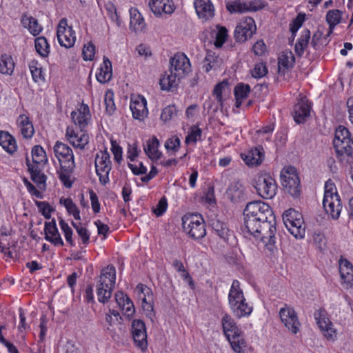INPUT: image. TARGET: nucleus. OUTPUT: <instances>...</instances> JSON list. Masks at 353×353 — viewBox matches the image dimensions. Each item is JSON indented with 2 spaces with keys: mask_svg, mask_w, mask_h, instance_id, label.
Returning a JSON list of instances; mask_svg holds the SVG:
<instances>
[{
  "mask_svg": "<svg viewBox=\"0 0 353 353\" xmlns=\"http://www.w3.org/2000/svg\"><path fill=\"white\" fill-rule=\"evenodd\" d=\"M244 210L262 222L263 234L269 237V241H273L276 230V221L270 206L261 201H254L249 202Z\"/></svg>",
  "mask_w": 353,
  "mask_h": 353,
  "instance_id": "f257e3e1",
  "label": "nucleus"
},
{
  "mask_svg": "<svg viewBox=\"0 0 353 353\" xmlns=\"http://www.w3.org/2000/svg\"><path fill=\"white\" fill-rule=\"evenodd\" d=\"M115 281L116 269L113 265H108L102 269L96 286L99 302L105 304L109 301L115 285Z\"/></svg>",
  "mask_w": 353,
  "mask_h": 353,
  "instance_id": "f03ea898",
  "label": "nucleus"
},
{
  "mask_svg": "<svg viewBox=\"0 0 353 353\" xmlns=\"http://www.w3.org/2000/svg\"><path fill=\"white\" fill-rule=\"evenodd\" d=\"M323 207L333 219H338L342 210V203L334 182L329 179L325 183Z\"/></svg>",
  "mask_w": 353,
  "mask_h": 353,
  "instance_id": "7ed1b4c3",
  "label": "nucleus"
},
{
  "mask_svg": "<svg viewBox=\"0 0 353 353\" xmlns=\"http://www.w3.org/2000/svg\"><path fill=\"white\" fill-rule=\"evenodd\" d=\"M244 227L243 232L254 236L256 240L261 241L264 245L270 250H272L275 244L276 238L273 241H269V237L263 234L264 231L261 228L262 222L252 214H248V212L243 210Z\"/></svg>",
  "mask_w": 353,
  "mask_h": 353,
  "instance_id": "20e7f679",
  "label": "nucleus"
},
{
  "mask_svg": "<svg viewBox=\"0 0 353 353\" xmlns=\"http://www.w3.org/2000/svg\"><path fill=\"white\" fill-rule=\"evenodd\" d=\"M183 230L194 240L203 239L206 235L203 218L198 214H188L182 217Z\"/></svg>",
  "mask_w": 353,
  "mask_h": 353,
  "instance_id": "39448f33",
  "label": "nucleus"
},
{
  "mask_svg": "<svg viewBox=\"0 0 353 353\" xmlns=\"http://www.w3.org/2000/svg\"><path fill=\"white\" fill-rule=\"evenodd\" d=\"M283 221L285 227L297 239H301L305 236V228L303 215L294 209H289L283 214Z\"/></svg>",
  "mask_w": 353,
  "mask_h": 353,
  "instance_id": "423d86ee",
  "label": "nucleus"
},
{
  "mask_svg": "<svg viewBox=\"0 0 353 353\" xmlns=\"http://www.w3.org/2000/svg\"><path fill=\"white\" fill-rule=\"evenodd\" d=\"M53 152L59 162L61 169L70 171L72 168H75L74 155L69 145L60 141H57L53 147Z\"/></svg>",
  "mask_w": 353,
  "mask_h": 353,
  "instance_id": "0eeeda50",
  "label": "nucleus"
},
{
  "mask_svg": "<svg viewBox=\"0 0 353 353\" xmlns=\"http://www.w3.org/2000/svg\"><path fill=\"white\" fill-rule=\"evenodd\" d=\"M94 165L99 182L105 185L110 181L109 174L112 170L110 156L106 150H100L97 153Z\"/></svg>",
  "mask_w": 353,
  "mask_h": 353,
  "instance_id": "6e6552de",
  "label": "nucleus"
},
{
  "mask_svg": "<svg viewBox=\"0 0 353 353\" xmlns=\"http://www.w3.org/2000/svg\"><path fill=\"white\" fill-rule=\"evenodd\" d=\"M254 187L259 195L265 199L273 198L277 190L276 181L270 174H263L259 176L256 180Z\"/></svg>",
  "mask_w": 353,
  "mask_h": 353,
  "instance_id": "1a4fd4ad",
  "label": "nucleus"
},
{
  "mask_svg": "<svg viewBox=\"0 0 353 353\" xmlns=\"http://www.w3.org/2000/svg\"><path fill=\"white\" fill-rule=\"evenodd\" d=\"M57 37L61 46L70 48L74 45L76 33L72 26L68 25L66 18H62L57 28Z\"/></svg>",
  "mask_w": 353,
  "mask_h": 353,
  "instance_id": "9d476101",
  "label": "nucleus"
},
{
  "mask_svg": "<svg viewBox=\"0 0 353 353\" xmlns=\"http://www.w3.org/2000/svg\"><path fill=\"white\" fill-rule=\"evenodd\" d=\"M131 333L135 346L142 352L146 351L148 343L144 321L141 319H134L131 325Z\"/></svg>",
  "mask_w": 353,
  "mask_h": 353,
  "instance_id": "9b49d317",
  "label": "nucleus"
},
{
  "mask_svg": "<svg viewBox=\"0 0 353 353\" xmlns=\"http://www.w3.org/2000/svg\"><path fill=\"white\" fill-rule=\"evenodd\" d=\"M191 70L190 59L184 53L177 52L170 59V71L176 76L184 78Z\"/></svg>",
  "mask_w": 353,
  "mask_h": 353,
  "instance_id": "f8f14e48",
  "label": "nucleus"
},
{
  "mask_svg": "<svg viewBox=\"0 0 353 353\" xmlns=\"http://www.w3.org/2000/svg\"><path fill=\"white\" fill-rule=\"evenodd\" d=\"M256 31L254 20L252 17H245L236 27L234 37L236 41L243 43L250 39Z\"/></svg>",
  "mask_w": 353,
  "mask_h": 353,
  "instance_id": "ddd939ff",
  "label": "nucleus"
},
{
  "mask_svg": "<svg viewBox=\"0 0 353 353\" xmlns=\"http://www.w3.org/2000/svg\"><path fill=\"white\" fill-rule=\"evenodd\" d=\"M314 319L323 336L327 340H334L336 338V330L334 328L332 323L327 316L324 309H319L314 312Z\"/></svg>",
  "mask_w": 353,
  "mask_h": 353,
  "instance_id": "4468645a",
  "label": "nucleus"
},
{
  "mask_svg": "<svg viewBox=\"0 0 353 353\" xmlns=\"http://www.w3.org/2000/svg\"><path fill=\"white\" fill-rule=\"evenodd\" d=\"M283 177V185L287 191L293 196L300 195V180L294 167L290 166L285 170V173L281 175Z\"/></svg>",
  "mask_w": 353,
  "mask_h": 353,
  "instance_id": "2eb2a0df",
  "label": "nucleus"
},
{
  "mask_svg": "<svg viewBox=\"0 0 353 353\" xmlns=\"http://www.w3.org/2000/svg\"><path fill=\"white\" fill-rule=\"evenodd\" d=\"M312 103L306 97H301L294 105L292 115L297 124L305 123L310 117Z\"/></svg>",
  "mask_w": 353,
  "mask_h": 353,
  "instance_id": "dca6fc26",
  "label": "nucleus"
},
{
  "mask_svg": "<svg viewBox=\"0 0 353 353\" xmlns=\"http://www.w3.org/2000/svg\"><path fill=\"white\" fill-rule=\"evenodd\" d=\"M279 316L285 326L293 334L300 330L301 323L294 308L287 304L279 310Z\"/></svg>",
  "mask_w": 353,
  "mask_h": 353,
  "instance_id": "f3484780",
  "label": "nucleus"
},
{
  "mask_svg": "<svg viewBox=\"0 0 353 353\" xmlns=\"http://www.w3.org/2000/svg\"><path fill=\"white\" fill-rule=\"evenodd\" d=\"M66 140L76 149L83 150L89 143L90 137L86 130L77 131L73 126H68L65 130Z\"/></svg>",
  "mask_w": 353,
  "mask_h": 353,
  "instance_id": "a211bd4d",
  "label": "nucleus"
},
{
  "mask_svg": "<svg viewBox=\"0 0 353 353\" xmlns=\"http://www.w3.org/2000/svg\"><path fill=\"white\" fill-rule=\"evenodd\" d=\"M70 115L72 122L82 131L85 130L92 120L90 108L84 103H81Z\"/></svg>",
  "mask_w": 353,
  "mask_h": 353,
  "instance_id": "6ab92c4d",
  "label": "nucleus"
},
{
  "mask_svg": "<svg viewBox=\"0 0 353 353\" xmlns=\"http://www.w3.org/2000/svg\"><path fill=\"white\" fill-rule=\"evenodd\" d=\"M130 108L134 119L143 121L148 115L147 101L143 95H132L131 97Z\"/></svg>",
  "mask_w": 353,
  "mask_h": 353,
  "instance_id": "aec40b11",
  "label": "nucleus"
},
{
  "mask_svg": "<svg viewBox=\"0 0 353 353\" xmlns=\"http://www.w3.org/2000/svg\"><path fill=\"white\" fill-rule=\"evenodd\" d=\"M45 239L56 247H63V240L57 226L56 221L52 219L51 221H46L44 225Z\"/></svg>",
  "mask_w": 353,
  "mask_h": 353,
  "instance_id": "412c9836",
  "label": "nucleus"
},
{
  "mask_svg": "<svg viewBox=\"0 0 353 353\" xmlns=\"http://www.w3.org/2000/svg\"><path fill=\"white\" fill-rule=\"evenodd\" d=\"M265 157V152L261 145L251 148L248 152L241 153V158L250 167L258 166L262 163Z\"/></svg>",
  "mask_w": 353,
  "mask_h": 353,
  "instance_id": "4be33fe9",
  "label": "nucleus"
},
{
  "mask_svg": "<svg viewBox=\"0 0 353 353\" xmlns=\"http://www.w3.org/2000/svg\"><path fill=\"white\" fill-rule=\"evenodd\" d=\"M226 192L228 197L233 203H241L247 199L248 194L246 188L240 181L234 180L232 181L229 185Z\"/></svg>",
  "mask_w": 353,
  "mask_h": 353,
  "instance_id": "5701e85b",
  "label": "nucleus"
},
{
  "mask_svg": "<svg viewBox=\"0 0 353 353\" xmlns=\"http://www.w3.org/2000/svg\"><path fill=\"white\" fill-rule=\"evenodd\" d=\"M337 159L343 164L351 163L353 161V148L351 142L333 143Z\"/></svg>",
  "mask_w": 353,
  "mask_h": 353,
  "instance_id": "b1692460",
  "label": "nucleus"
},
{
  "mask_svg": "<svg viewBox=\"0 0 353 353\" xmlns=\"http://www.w3.org/2000/svg\"><path fill=\"white\" fill-rule=\"evenodd\" d=\"M194 6L198 17L203 21L209 20L214 15V7L211 0H194Z\"/></svg>",
  "mask_w": 353,
  "mask_h": 353,
  "instance_id": "393cba45",
  "label": "nucleus"
},
{
  "mask_svg": "<svg viewBox=\"0 0 353 353\" xmlns=\"http://www.w3.org/2000/svg\"><path fill=\"white\" fill-rule=\"evenodd\" d=\"M149 6L156 17L163 14H171L175 10L172 0H150Z\"/></svg>",
  "mask_w": 353,
  "mask_h": 353,
  "instance_id": "a878e982",
  "label": "nucleus"
},
{
  "mask_svg": "<svg viewBox=\"0 0 353 353\" xmlns=\"http://www.w3.org/2000/svg\"><path fill=\"white\" fill-rule=\"evenodd\" d=\"M339 266L341 278L347 288H353V265L351 262L341 256Z\"/></svg>",
  "mask_w": 353,
  "mask_h": 353,
  "instance_id": "bb28decb",
  "label": "nucleus"
},
{
  "mask_svg": "<svg viewBox=\"0 0 353 353\" xmlns=\"http://www.w3.org/2000/svg\"><path fill=\"white\" fill-rule=\"evenodd\" d=\"M221 326L223 334L227 339L230 337L239 336L242 334V330L237 326L235 320L228 314L225 313L221 319Z\"/></svg>",
  "mask_w": 353,
  "mask_h": 353,
  "instance_id": "cd10ccee",
  "label": "nucleus"
},
{
  "mask_svg": "<svg viewBox=\"0 0 353 353\" xmlns=\"http://www.w3.org/2000/svg\"><path fill=\"white\" fill-rule=\"evenodd\" d=\"M214 232L225 242H229L234 238V232L229 229L228 224L217 219H212L210 221Z\"/></svg>",
  "mask_w": 353,
  "mask_h": 353,
  "instance_id": "c85d7f7f",
  "label": "nucleus"
},
{
  "mask_svg": "<svg viewBox=\"0 0 353 353\" xmlns=\"http://www.w3.org/2000/svg\"><path fill=\"white\" fill-rule=\"evenodd\" d=\"M223 64V60L215 52L208 50L206 55L202 61V70L208 73L210 71H216Z\"/></svg>",
  "mask_w": 353,
  "mask_h": 353,
  "instance_id": "c756f323",
  "label": "nucleus"
},
{
  "mask_svg": "<svg viewBox=\"0 0 353 353\" xmlns=\"http://www.w3.org/2000/svg\"><path fill=\"white\" fill-rule=\"evenodd\" d=\"M17 125L23 139H32L34 134V128L30 117L24 114H20L17 119Z\"/></svg>",
  "mask_w": 353,
  "mask_h": 353,
  "instance_id": "7c9ffc66",
  "label": "nucleus"
},
{
  "mask_svg": "<svg viewBox=\"0 0 353 353\" xmlns=\"http://www.w3.org/2000/svg\"><path fill=\"white\" fill-rule=\"evenodd\" d=\"M129 12L130 30L136 33L145 31L146 23L139 10L136 8H131Z\"/></svg>",
  "mask_w": 353,
  "mask_h": 353,
  "instance_id": "2f4dec72",
  "label": "nucleus"
},
{
  "mask_svg": "<svg viewBox=\"0 0 353 353\" xmlns=\"http://www.w3.org/2000/svg\"><path fill=\"white\" fill-rule=\"evenodd\" d=\"M27 166L31 179L37 184L39 188L45 190L47 186V176L41 172L39 165L32 164L27 159Z\"/></svg>",
  "mask_w": 353,
  "mask_h": 353,
  "instance_id": "473e14b6",
  "label": "nucleus"
},
{
  "mask_svg": "<svg viewBox=\"0 0 353 353\" xmlns=\"http://www.w3.org/2000/svg\"><path fill=\"white\" fill-rule=\"evenodd\" d=\"M112 77V63L107 57L104 56L103 63L101 64L98 72L96 73V79L99 83L104 84L110 81Z\"/></svg>",
  "mask_w": 353,
  "mask_h": 353,
  "instance_id": "72a5a7b5",
  "label": "nucleus"
},
{
  "mask_svg": "<svg viewBox=\"0 0 353 353\" xmlns=\"http://www.w3.org/2000/svg\"><path fill=\"white\" fill-rule=\"evenodd\" d=\"M295 57L290 50L282 52L278 59V70L279 73L285 74L286 72L291 70L294 65Z\"/></svg>",
  "mask_w": 353,
  "mask_h": 353,
  "instance_id": "f704fd0d",
  "label": "nucleus"
},
{
  "mask_svg": "<svg viewBox=\"0 0 353 353\" xmlns=\"http://www.w3.org/2000/svg\"><path fill=\"white\" fill-rule=\"evenodd\" d=\"M159 141L156 137H152L146 141L143 146V150L148 158L152 161H157L162 156L161 152L159 150Z\"/></svg>",
  "mask_w": 353,
  "mask_h": 353,
  "instance_id": "c9c22d12",
  "label": "nucleus"
},
{
  "mask_svg": "<svg viewBox=\"0 0 353 353\" xmlns=\"http://www.w3.org/2000/svg\"><path fill=\"white\" fill-rule=\"evenodd\" d=\"M233 315L236 319L248 317L253 311V307L247 302V300H242L236 304L229 305Z\"/></svg>",
  "mask_w": 353,
  "mask_h": 353,
  "instance_id": "e433bc0d",
  "label": "nucleus"
},
{
  "mask_svg": "<svg viewBox=\"0 0 353 353\" xmlns=\"http://www.w3.org/2000/svg\"><path fill=\"white\" fill-rule=\"evenodd\" d=\"M181 77L169 70V74L165 73L159 81L161 88L163 90L172 91L179 85Z\"/></svg>",
  "mask_w": 353,
  "mask_h": 353,
  "instance_id": "4c0bfd02",
  "label": "nucleus"
},
{
  "mask_svg": "<svg viewBox=\"0 0 353 353\" xmlns=\"http://www.w3.org/2000/svg\"><path fill=\"white\" fill-rule=\"evenodd\" d=\"M251 92V88L248 84L244 83H239L234 88V95L235 98L234 106L239 108L243 100L248 98Z\"/></svg>",
  "mask_w": 353,
  "mask_h": 353,
  "instance_id": "58836bf2",
  "label": "nucleus"
},
{
  "mask_svg": "<svg viewBox=\"0 0 353 353\" xmlns=\"http://www.w3.org/2000/svg\"><path fill=\"white\" fill-rule=\"evenodd\" d=\"M245 299H246L241 288L240 282L236 279L233 280L228 293L229 305L236 304L237 302Z\"/></svg>",
  "mask_w": 353,
  "mask_h": 353,
  "instance_id": "ea45409f",
  "label": "nucleus"
},
{
  "mask_svg": "<svg viewBox=\"0 0 353 353\" xmlns=\"http://www.w3.org/2000/svg\"><path fill=\"white\" fill-rule=\"evenodd\" d=\"M21 22L23 26L27 28L33 36L39 35L43 30V28L39 24L38 20L32 16L23 14Z\"/></svg>",
  "mask_w": 353,
  "mask_h": 353,
  "instance_id": "a19ab883",
  "label": "nucleus"
},
{
  "mask_svg": "<svg viewBox=\"0 0 353 353\" xmlns=\"http://www.w3.org/2000/svg\"><path fill=\"white\" fill-rule=\"evenodd\" d=\"M310 39V31L308 29H304L301 32L300 37L298 39L297 42L295 44L294 50L296 54L301 57L304 53L305 50L309 44Z\"/></svg>",
  "mask_w": 353,
  "mask_h": 353,
  "instance_id": "79ce46f5",
  "label": "nucleus"
},
{
  "mask_svg": "<svg viewBox=\"0 0 353 353\" xmlns=\"http://www.w3.org/2000/svg\"><path fill=\"white\" fill-rule=\"evenodd\" d=\"M59 203L65 208L67 212L70 215H72L75 220H81L80 210L71 198H64L62 196L59 199Z\"/></svg>",
  "mask_w": 353,
  "mask_h": 353,
  "instance_id": "37998d69",
  "label": "nucleus"
},
{
  "mask_svg": "<svg viewBox=\"0 0 353 353\" xmlns=\"http://www.w3.org/2000/svg\"><path fill=\"white\" fill-rule=\"evenodd\" d=\"M14 69V63L10 55L4 54L0 57V72L3 74L11 75Z\"/></svg>",
  "mask_w": 353,
  "mask_h": 353,
  "instance_id": "c03bdc74",
  "label": "nucleus"
},
{
  "mask_svg": "<svg viewBox=\"0 0 353 353\" xmlns=\"http://www.w3.org/2000/svg\"><path fill=\"white\" fill-rule=\"evenodd\" d=\"M29 68L32 79L35 83H41L45 81L44 71L37 61H32L29 63Z\"/></svg>",
  "mask_w": 353,
  "mask_h": 353,
  "instance_id": "a18cd8bd",
  "label": "nucleus"
},
{
  "mask_svg": "<svg viewBox=\"0 0 353 353\" xmlns=\"http://www.w3.org/2000/svg\"><path fill=\"white\" fill-rule=\"evenodd\" d=\"M341 20V12L339 10H330L327 12L326 21L329 24V32L330 35L334 27L338 25Z\"/></svg>",
  "mask_w": 353,
  "mask_h": 353,
  "instance_id": "49530a36",
  "label": "nucleus"
},
{
  "mask_svg": "<svg viewBox=\"0 0 353 353\" xmlns=\"http://www.w3.org/2000/svg\"><path fill=\"white\" fill-rule=\"evenodd\" d=\"M32 158L33 165H39L41 163H46L48 158L45 150L41 145H34L32 149Z\"/></svg>",
  "mask_w": 353,
  "mask_h": 353,
  "instance_id": "de8ad7c7",
  "label": "nucleus"
},
{
  "mask_svg": "<svg viewBox=\"0 0 353 353\" xmlns=\"http://www.w3.org/2000/svg\"><path fill=\"white\" fill-rule=\"evenodd\" d=\"M37 52L42 57H48L50 54V45L44 37H37L34 41Z\"/></svg>",
  "mask_w": 353,
  "mask_h": 353,
  "instance_id": "09e8293b",
  "label": "nucleus"
},
{
  "mask_svg": "<svg viewBox=\"0 0 353 353\" xmlns=\"http://www.w3.org/2000/svg\"><path fill=\"white\" fill-rule=\"evenodd\" d=\"M72 225L76 230L79 237L81 240V243L85 246L88 245L90 243V232L89 230L81 225V223H74L73 221L71 222Z\"/></svg>",
  "mask_w": 353,
  "mask_h": 353,
  "instance_id": "8fccbe9b",
  "label": "nucleus"
},
{
  "mask_svg": "<svg viewBox=\"0 0 353 353\" xmlns=\"http://www.w3.org/2000/svg\"><path fill=\"white\" fill-rule=\"evenodd\" d=\"M232 347V349L236 353H243V348L246 347V342L243 338V332L239 334L236 338L234 336L228 339Z\"/></svg>",
  "mask_w": 353,
  "mask_h": 353,
  "instance_id": "3c124183",
  "label": "nucleus"
},
{
  "mask_svg": "<svg viewBox=\"0 0 353 353\" xmlns=\"http://www.w3.org/2000/svg\"><path fill=\"white\" fill-rule=\"evenodd\" d=\"M59 224L60 228L64 235L66 242L71 246H75V242L73 240V231L72 228L69 226L68 223H66L62 218H59Z\"/></svg>",
  "mask_w": 353,
  "mask_h": 353,
  "instance_id": "603ef678",
  "label": "nucleus"
},
{
  "mask_svg": "<svg viewBox=\"0 0 353 353\" xmlns=\"http://www.w3.org/2000/svg\"><path fill=\"white\" fill-rule=\"evenodd\" d=\"M114 94L112 90H108L104 95V103L106 113L111 116L116 110V105L114 100Z\"/></svg>",
  "mask_w": 353,
  "mask_h": 353,
  "instance_id": "864d4df0",
  "label": "nucleus"
},
{
  "mask_svg": "<svg viewBox=\"0 0 353 353\" xmlns=\"http://www.w3.org/2000/svg\"><path fill=\"white\" fill-rule=\"evenodd\" d=\"M226 8L230 13H242L248 11V6L240 0L228 2L226 3Z\"/></svg>",
  "mask_w": 353,
  "mask_h": 353,
  "instance_id": "5fc2aeb1",
  "label": "nucleus"
},
{
  "mask_svg": "<svg viewBox=\"0 0 353 353\" xmlns=\"http://www.w3.org/2000/svg\"><path fill=\"white\" fill-rule=\"evenodd\" d=\"M202 131L197 125H192L188 135L185 137V143H196L199 141H201Z\"/></svg>",
  "mask_w": 353,
  "mask_h": 353,
  "instance_id": "6e6d98bb",
  "label": "nucleus"
},
{
  "mask_svg": "<svg viewBox=\"0 0 353 353\" xmlns=\"http://www.w3.org/2000/svg\"><path fill=\"white\" fill-rule=\"evenodd\" d=\"M342 141L351 142V134L345 127L339 126L335 131L333 143H341Z\"/></svg>",
  "mask_w": 353,
  "mask_h": 353,
  "instance_id": "4d7b16f0",
  "label": "nucleus"
},
{
  "mask_svg": "<svg viewBox=\"0 0 353 353\" xmlns=\"http://www.w3.org/2000/svg\"><path fill=\"white\" fill-rule=\"evenodd\" d=\"M228 38V30L225 27L218 26V30L216 32L214 46L216 48H221L226 41Z\"/></svg>",
  "mask_w": 353,
  "mask_h": 353,
  "instance_id": "13d9d810",
  "label": "nucleus"
},
{
  "mask_svg": "<svg viewBox=\"0 0 353 353\" xmlns=\"http://www.w3.org/2000/svg\"><path fill=\"white\" fill-rule=\"evenodd\" d=\"M74 168H72L70 171L60 169L57 171V174L59 180L63 185L67 188H70L72 185V181L70 180V175L73 173Z\"/></svg>",
  "mask_w": 353,
  "mask_h": 353,
  "instance_id": "bf43d9fd",
  "label": "nucleus"
},
{
  "mask_svg": "<svg viewBox=\"0 0 353 353\" xmlns=\"http://www.w3.org/2000/svg\"><path fill=\"white\" fill-rule=\"evenodd\" d=\"M177 110L175 105H169L165 107L161 114V119L165 122L170 121L176 115Z\"/></svg>",
  "mask_w": 353,
  "mask_h": 353,
  "instance_id": "052dcab7",
  "label": "nucleus"
},
{
  "mask_svg": "<svg viewBox=\"0 0 353 353\" xmlns=\"http://www.w3.org/2000/svg\"><path fill=\"white\" fill-rule=\"evenodd\" d=\"M37 207L41 214L46 219H50L51 217V213L54 210L50 205L46 201H38L35 202Z\"/></svg>",
  "mask_w": 353,
  "mask_h": 353,
  "instance_id": "680f3d73",
  "label": "nucleus"
},
{
  "mask_svg": "<svg viewBox=\"0 0 353 353\" xmlns=\"http://www.w3.org/2000/svg\"><path fill=\"white\" fill-rule=\"evenodd\" d=\"M312 238L313 241L318 249L320 250L325 249L327 244V240L325 235L321 231H314Z\"/></svg>",
  "mask_w": 353,
  "mask_h": 353,
  "instance_id": "e2e57ef3",
  "label": "nucleus"
},
{
  "mask_svg": "<svg viewBox=\"0 0 353 353\" xmlns=\"http://www.w3.org/2000/svg\"><path fill=\"white\" fill-rule=\"evenodd\" d=\"M268 73V68L265 63H259L254 65V68L251 70V75L255 79H259Z\"/></svg>",
  "mask_w": 353,
  "mask_h": 353,
  "instance_id": "0e129e2a",
  "label": "nucleus"
},
{
  "mask_svg": "<svg viewBox=\"0 0 353 353\" xmlns=\"http://www.w3.org/2000/svg\"><path fill=\"white\" fill-rule=\"evenodd\" d=\"M120 310L127 319H130L132 318L135 313V307L131 299H125V305Z\"/></svg>",
  "mask_w": 353,
  "mask_h": 353,
  "instance_id": "69168bd1",
  "label": "nucleus"
},
{
  "mask_svg": "<svg viewBox=\"0 0 353 353\" xmlns=\"http://www.w3.org/2000/svg\"><path fill=\"white\" fill-rule=\"evenodd\" d=\"M83 59L85 61H92L94 59L95 55V46L90 42L84 45L82 50Z\"/></svg>",
  "mask_w": 353,
  "mask_h": 353,
  "instance_id": "338daca9",
  "label": "nucleus"
},
{
  "mask_svg": "<svg viewBox=\"0 0 353 353\" xmlns=\"http://www.w3.org/2000/svg\"><path fill=\"white\" fill-rule=\"evenodd\" d=\"M105 9L107 10L108 15L111 19V20L115 22L117 24V26H119L121 25V22L117 12V8L115 5L112 2H108L105 5Z\"/></svg>",
  "mask_w": 353,
  "mask_h": 353,
  "instance_id": "774afa93",
  "label": "nucleus"
}]
</instances>
